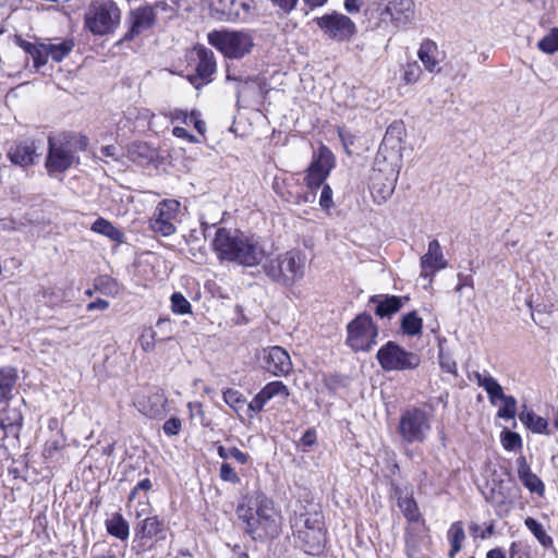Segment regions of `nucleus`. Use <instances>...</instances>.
Here are the masks:
<instances>
[{
	"mask_svg": "<svg viewBox=\"0 0 558 558\" xmlns=\"http://www.w3.org/2000/svg\"><path fill=\"white\" fill-rule=\"evenodd\" d=\"M193 51L196 56L195 72L187 74L186 78L196 89H199L214 81L217 60L214 52L204 45H195Z\"/></svg>",
	"mask_w": 558,
	"mask_h": 558,
	"instance_id": "nucleus-21",
	"label": "nucleus"
},
{
	"mask_svg": "<svg viewBox=\"0 0 558 558\" xmlns=\"http://www.w3.org/2000/svg\"><path fill=\"white\" fill-rule=\"evenodd\" d=\"M524 524L544 548L554 547L553 537L546 533L543 525L537 520L532 517H527L524 520Z\"/></svg>",
	"mask_w": 558,
	"mask_h": 558,
	"instance_id": "nucleus-44",
	"label": "nucleus"
},
{
	"mask_svg": "<svg viewBox=\"0 0 558 558\" xmlns=\"http://www.w3.org/2000/svg\"><path fill=\"white\" fill-rule=\"evenodd\" d=\"M45 169L50 178L63 174L80 165V153L89 145V138L82 132L62 131L48 136Z\"/></svg>",
	"mask_w": 558,
	"mask_h": 558,
	"instance_id": "nucleus-4",
	"label": "nucleus"
},
{
	"mask_svg": "<svg viewBox=\"0 0 558 558\" xmlns=\"http://www.w3.org/2000/svg\"><path fill=\"white\" fill-rule=\"evenodd\" d=\"M145 497L146 500H138L134 512V517L136 519H140L143 515H147L143 520H140L134 527V542L137 543V545L141 547H145L153 541L159 542L166 539L165 520L159 518L157 514L148 515L153 510V507L148 500V497Z\"/></svg>",
	"mask_w": 558,
	"mask_h": 558,
	"instance_id": "nucleus-11",
	"label": "nucleus"
},
{
	"mask_svg": "<svg viewBox=\"0 0 558 558\" xmlns=\"http://www.w3.org/2000/svg\"><path fill=\"white\" fill-rule=\"evenodd\" d=\"M19 380L17 369L12 366L0 368V404L9 403L14 397Z\"/></svg>",
	"mask_w": 558,
	"mask_h": 558,
	"instance_id": "nucleus-34",
	"label": "nucleus"
},
{
	"mask_svg": "<svg viewBox=\"0 0 558 558\" xmlns=\"http://www.w3.org/2000/svg\"><path fill=\"white\" fill-rule=\"evenodd\" d=\"M415 14L413 0H379L366 9L372 29L393 32L411 24Z\"/></svg>",
	"mask_w": 558,
	"mask_h": 558,
	"instance_id": "nucleus-5",
	"label": "nucleus"
},
{
	"mask_svg": "<svg viewBox=\"0 0 558 558\" xmlns=\"http://www.w3.org/2000/svg\"><path fill=\"white\" fill-rule=\"evenodd\" d=\"M392 492L397 499V505L405 520L409 523H422L424 519L422 518L413 493L410 492L409 494L403 495V490L398 485H392Z\"/></svg>",
	"mask_w": 558,
	"mask_h": 558,
	"instance_id": "nucleus-31",
	"label": "nucleus"
},
{
	"mask_svg": "<svg viewBox=\"0 0 558 558\" xmlns=\"http://www.w3.org/2000/svg\"><path fill=\"white\" fill-rule=\"evenodd\" d=\"M7 156L13 165L29 167L35 163L38 157L36 142L29 138L15 141L9 148Z\"/></svg>",
	"mask_w": 558,
	"mask_h": 558,
	"instance_id": "nucleus-28",
	"label": "nucleus"
},
{
	"mask_svg": "<svg viewBox=\"0 0 558 558\" xmlns=\"http://www.w3.org/2000/svg\"><path fill=\"white\" fill-rule=\"evenodd\" d=\"M264 272L276 283L292 287L304 276V256L299 251H288L269 259L264 265Z\"/></svg>",
	"mask_w": 558,
	"mask_h": 558,
	"instance_id": "nucleus-10",
	"label": "nucleus"
},
{
	"mask_svg": "<svg viewBox=\"0 0 558 558\" xmlns=\"http://www.w3.org/2000/svg\"><path fill=\"white\" fill-rule=\"evenodd\" d=\"M272 189L282 201L290 204L301 205L315 202V194L307 192L304 184L294 175L276 178Z\"/></svg>",
	"mask_w": 558,
	"mask_h": 558,
	"instance_id": "nucleus-22",
	"label": "nucleus"
},
{
	"mask_svg": "<svg viewBox=\"0 0 558 558\" xmlns=\"http://www.w3.org/2000/svg\"><path fill=\"white\" fill-rule=\"evenodd\" d=\"M440 367L444 372L452 375H458V366L457 363L450 359H441Z\"/></svg>",
	"mask_w": 558,
	"mask_h": 558,
	"instance_id": "nucleus-64",
	"label": "nucleus"
},
{
	"mask_svg": "<svg viewBox=\"0 0 558 558\" xmlns=\"http://www.w3.org/2000/svg\"><path fill=\"white\" fill-rule=\"evenodd\" d=\"M447 539L450 544L448 557L456 558V556L461 551L463 542L465 541V533L462 521H456L451 523L447 531Z\"/></svg>",
	"mask_w": 558,
	"mask_h": 558,
	"instance_id": "nucleus-37",
	"label": "nucleus"
},
{
	"mask_svg": "<svg viewBox=\"0 0 558 558\" xmlns=\"http://www.w3.org/2000/svg\"><path fill=\"white\" fill-rule=\"evenodd\" d=\"M332 194V189L329 184H324L322 186L319 206L323 210L329 211L333 207Z\"/></svg>",
	"mask_w": 558,
	"mask_h": 558,
	"instance_id": "nucleus-57",
	"label": "nucleus"
},
{
	"mask_svg": "<svg viewBox=\"0 0 558 558\" xmlns=\"http://www.w3.org/2000/svg\"><path fill=\"white\" fill-rule=\"evenodd\" d=\"M181 429L182 421L175 416L168 418L162 425V430L168 437L179 435Z\"/></svg>",
	"mask_w": 558,
	"mask_h": 558,
	"instance_id": "nucleus-56",
	"label": "nucleus"
},
{
	"mask_svg": "<svg viewBox=\"0 0 558 558\" xmlns=\"http://www.w3.org/2000/svg\"><path fill=\"white\" fill-rule=\"evenodd\" d=\"M47 47V58H51L53 62L60 63L70 53L73 51L75 47L74 38H64L60 43H49L46 44Z\"/></svg>",
	"mask_w": 558,
	"mask_h": 558,
	"instance_id": "nucleus-38",
	"label": "nucleus"
},
{
	"mask_svg": "<svg viewBox=\"0 0 558 558\" xmlns=\"http://www.w3.org/2000/svg\"><path fill=\"white\" fill-rule=\"evenodd\" d=\"M423 74L421 65L416 61L407 62L402 66L401 80L407 85L415 84Z\"/></svg>",
	"mask_w": 558,
	"mask_h": 558,
	"instance_id": "nucleus-49",
	"label": "nucleus"
},
{
	"mask_svg": "<svg viewBox=\"0 0 558 558\" xmlns=\"http://www.w3.org/2000/svg\"><path fill=\"white\" fill-rule=\"evenodd\" d=\"M235 514L243 533L254 542L275 539L281 532V510L275 500L260 489L241 496Z\"/></svg>",
	"mask_w": 558,
	"mask_h": 558,
	"instance_id": "nucleus-2",
	"label": "nucleus"
},
{
	"mask_svg": "<svg viewBox=\"0 0 558 558\" xmlns=\"http://www.w3.org/2000/svg\"><path fill=\"white\" fill-rule=\"evenodd\" d=\"M423 319L417 315L416 311L407 313L401 318V330L407 336H416L422 332Z\"/></svg>",
	"mask_w": 558,
	"mask_h": 558,
	"instance_id": "nucleus-45",
	"label": "nucleus"
},
{
	"mask_svg": "<svg viewBox=\"0 0 558 558\" xmlns=\"http://www.w3.org/2000/svg\"><path fill=\"white\" fill-rule=\"evenodd\" d=\"M186 407L190 421L197 420L203 427H210L211 420L206 415L204 404L201 401H190Z\"/></svg>",
	"mask_w": 558,
	"mask_h": 558,
	"instance_id": "nucleus-47",
	"label": "nucleus"
},
{
	"mask_svg": "<svg viewBox=\"0 0 558 558\" xmlns=\"http://www.w3.org/2000/svg\"><path fill=\"white\" fill-rule=\"evenodd\" d=\"M214 447L217 450L218 457L222 460L219 468V478L223 483L231 485H239L241 483L240 472L235 470L230 460H233L238 465L252 464L253 459L248 452L242 451L236 446L226 447L220 441H215Z\"/></svg>",
	"mask_w": 558,
	"mask_h": 558,
	"instance_id": "nucleus-16",
	"label": "nucleus"
},
{
	"mask_svg": "<svg viewBox=\"0 0 558 558\" xmlns=\"http://www.w3.org/2000/svg\"><path fill=\"white\" fill-rule=\"evenodd\" d=\"M277 396H281L284 399H288L290 396L288 386L280 380L266 384L248 403L246 402L244 395L236 389L227 388L222 391L223 401L235 413L239 414L246 405L250 417L262 412L266 403Z\"/></svg>",
	"mask_w": 558,
	"mask_h": 558,
	"instance_id": "nucleus-7",
	"label": "nucleus"
},
{
	"mask_svg": "<svg viewBox=\"0 0 558 558\" xmlns=\"http://www.w3.org/2000/svg\"><path fill=\"white\" fill-rule=\"evenodd\" d=\"M154 488V484L150 481L149 477H145L141 480L130 492L128 496V506L131 505L136 498H138V495L141 492H143L145 495H147L149 492H151Z\"/></svg>",
	"mask_w": 558,
	"mask_h": 558,
	"instance_id": "nucleus-54",
	"label": "nucleus"
},
{
	"mask_svg": "<svg viewBox=\"0 0 558 558\" xmlns=\"http://www.w3.org/2000/svg\"><path fill=\"white\" fill-rule=\"evenodd\" d=\"M417 58L427 72L433 74L441 72L440 63L445 58V52L439 50L435 40L430 38L423 39L417 50Z\"/></svg>",
	"mask_w": 558,
	"mask_h": 558,
	"instance_id": "nucleus-29",
	"label": "nucleus"
},
{
	"mask_svg": "<svg viewBox=\"0 0 558 558\" xmlns=\"http://www.w3.org/2000/svg\"><path fill=\"white\" fill-rule=\"evenodd\" d=\"M90 230L95 233L102 234L114 242H122L123 239V232L102 217L97 218L92 223Z\"/></svg>",
	"mask_w": 558,
	"mask_h": 558,
	"instance_id": "nucleus-43",
	"label": "nucleus"
},
{
	"mask_svg": "<svg viewBox=\"0 0 558 558\" xmlns=\"http://www.w3.org/2000/svg\"><path fill=\"white\" fill-rule=\"evenodd\" d=\"M434 408L428 403L410 405L399 416L397 434L407 445L423 444L432 429Z\"/></svg>",
	"mask_w": 558,
	"mask_h": 558,
	"instance_id": "nucleus-6",
	"label": "nucleus"
},
{
	"mask_svg": "<svg viewBox=\"0 0 558 558\" xmlns=\"http://www.w3.org/2000/svg\"><path fill=\"white\" fill-rule=\"evenodd\" d=\"M109 302L107 300L98 298L97 300L89 302L86 306L87 312L93 311H106L109 308Z\"/></svg>",
	"mask_w": 558,
	"mask_h": 558,
	"instance_id": "nucleus-63",
	"label": "nucleus"
},
{
	"mask_svg": "<svg viewBox=\"0 0 558 558\" xmlns=\"http://www.w3.org/2000/svg\"><path fill=\"white\" fill-rule=\"evenodd\" d=\"M172 135L177 138H181L186 141L187 143L196 144L199 143V140L191 134L183 126H174L172 129Z\"/></svg>",
	"mask_w": 558,
	"mask_h": 558,
	"instance_id": "nucleus-58",
	"label": "nucleus"
},
{
	"mask_svg": "<svg viewBox=\"0 0 558 558\" xmlns=\"http://www.w3.org/2000/svg\"><path fill=\"white\" fill-rule=\"evenodd\" d=\"M368 303H375V315L379 318H390L397 314L403 306L402 298L389 294H375L368 300Z\"/></svg>",
	"mask_w": 558,
	"mask_h": 558,
	"instance_id": "nucleus-33",
	"label": "nucleus"
},
{
	"mask_svg": "<svg viewBox=\"0 0 558 558\" xmlns=\"http://www.w3.org/2000/svg\"><path fill=\"white\" fill-rule=\"evenodd\" d=\"M475 379L480 387L484 388L488 395L492 404H496L497 400L502 401V405L498 409L497 416L506 420H512L517 413V400L512 396L504 393L499 383L490 376V374L475 373Z\"/></svg>",
	"mask_w": 558,
	"mask_h": 558,
	"instance_id": "nucleus-19",
	"label": "nucleus"
},
{
	"mask_svg": "<svg viewBox=\"0 0 558 558\" xmlns=\"http://www.w3.org/2000/svg\"><path fill=\"white\" fill-rule=\"evenodd\" d=\"M167 326L169 330L163 335H158V332L153 327H146L142 330L138 342L144 352H151L155 350L157 341H167L172 338V328H171V319L169 317L162 318L160 317L157 323V328H162Z\"/></svg>",
	"mask_w": 558,
	"mask_h": 558,
	"instance_id": "nucleus-30",
	"label": "nucleus"
},
{
	"mask_svg": "<svg viewBox=\"0 0 558 558\" xmlns=\"http://www.w3.org/2000/svg\"><path fill=\"white\" fill-rule=\"evenodd\" d=\"M333 167L335 156L332 151L328 147L322 146L314 154L311 163L305 170L304 186L306 191L313 192L316 195L317 190L325 184Z\"/></svg>",
	"mask_w": 558,
	"mask_h": 558,
	"instance_id": "nucleus-17",
	"label": "nucleus"
},
{
	"mask_svg": "<svg viewBox=\"0 0 558 558\" xmlns=\"http://www.w3.org/2000/svg\"><path fill=\"white\" fill-rule=\"evenodd\" d=\"M208 44L226 59L240 60L254 48V37L246 29H213L207 34Z\"/></svg>",
	"mask_w": 558,
	"mask_h": 558,
	"instance_id": "nucleus-8",
	"label": "nucleus"
},
{
	"mask_svg": "<svg viewBox=\"0 0 558 558\" xmlns=\"http://www.w3.org/2000/svg\"><path fill=\"white\" fill-rule=\"evenodd\" d=\"M378 326L371 314H357L347 325L345 344L354 352H368L376 344Z\"/></svg>",
	"mask_w": 558,
	"mask_h": 558,
	"instance_id": "nucleus-12",
	"label": "nucleus"
},
{
	"mask_svg": "<svg viewBox=\"0 0 558 558\" xmlns=\"http://www.w3.org/2000/svg\"><path fill=\"white\" fill-rule=\"evenodd\" d=\"M150 5L154 7V12H158L159 11H162V12H166V13H169V17H173L177 15V12L178 10L170 5L167 0H158L154 3H150Z\"/></svg>",
	"mask_w": 558,
	"mask_h": 558,
	"instance_id": "nucleus-61",
	"label": "nucleus"
},
{
	"mask_svg": "<svg viewBox=\"0 0 558 558\" xmlns=\"http://www.w3.org/2000/svg\"><path fill=\"white\" fill-rule=\"evenodd\" d=\"M234 0H208L210 15L215 19H228L232 14Z\"/></svg>",
	"mask_w": 558,
	"mask_h": 558,
	"instance_id": "nucleus-46",
	"label": "nucleus"
},
{
	"mask_svg": "<svg viewBox=\"0 0 558 558\" xmlns=\"http://www.w3.org/2000/svg\"><path fill=\"white\" fill-rule=\"evenodd\" d=\"M168 403L162 391H154L137 401V409L148 418L161 420L168 413Z\"/></svg>",
	"mask_w": 558,
	"mask_h": 558,
	"instance_id": "nucleus-27",
	"label": "nucleus"
},
{
	"mask_svg": "<svg viewBox=\"0 0 558 558\" xmlns=\"http://www.w3.org/2000/svg\"><path fill=\"white\" fill-rule=\"evenodd\" d=\"M171 311L178 315H186L192 313V305L189 300L181 293L174 292L171 298Z\"/></svg>",
	"mask_w": 558,
	"mask_h": 558,
	"instance_id": "nucleus-51",
	"label": "nucleus"
},
{
	"mask_svg": "<svg viewBox=\"0 0 558 558\" xmlns=\"http://www.w3.org/2000/svg\"><path fill=\"white\" fill-rule=\"evenodd\" d=\"M2 412L4 414L2 420L4 421L5 425V434L13 435L14 437L19 438L24 421L22 411L17 408H4Z\"/></svg>",
	"mask_w": 558,
	"mask_h": 558,
	"instance_id": "nucleus-41",
	"label": "nucleus"
},
{
	"mask_svg": "<svg viewBox=\"0 0 558 558\" xmlns=\"http://www.w3.org/2000/svg\"><path fill=\"white\" fill-rule=\"evenodd\" d=\"M537 48L548 54L558 51V27H553L538 43Z\"/></svg>",
	"mask_w": 558,
	"mask_h": 558,
	"instance_id": "nucleus-48",
	"label": "nucleus"
},
{
	"mask_svg": "<svg viewBox=\"0 0 558 558\" xmlns=\"http://www.w3.org/2000/svg\"><path fill=\"white\" fill-rule=\"evenodd\" d=\"M121 23V10L113 0H94L84 14V27L95 36L113 34Z\"/></svg>",
	"mask_w": 558,
	"mask_h": 558,
	"instance_id": "nucleus-9",
	"label": "nucleus"
},
{
	"mask_svg": "<svg viewBox=\"0 0 558 558\" xmlns=\"http://www.w3.org/2000/svg\"><path fill=\"white\" fill-rule=\"evenodd\" d=\"M262 367L272 376L284 377L292 372L293 364L286 349L274 345L263 350Z\"/></svg>",
	"mask_w": 558,
	"mask_h": 558,
	"instance_id": "nucleus-23",
	"label": "nucleus"
},
{
	"mask_svg": "<svg viewBox=\"0 0 558 558\" xmlns=\"http://www.w3.org/2000/svg\"><path fill=\"white\" fill-rule=\"evenodd\" d=\"M66 447V438L63 434L58 435L57 437L49 438L44 444L43 448V458L45 461H57L62 456V451Z\"/></svg>",
	"mask_w": 558,
	"mask_h": 558,
	"instance_id": "nucleus-39",
	"label": "nucleus"
},
{
	"mask_svg": "<svg viewBox=\"0 0 558 558\" xmlns=\"http://www.w3.org/2000/svg\"><path fill=\"white\" fill-rule=\"evenodd\" d=\"M165 117L170 121L171 124L175 122H180L186 125L192 123L194 129L201 135H204L206 132L205 122L201 119V113L197 110H192L189 112L187 110L177 108L166 113Z\"/></svg>",
	"mask_w": 558,
	"mask_h": 558,
	"instance_id": "nucleus-35",
	"label": "nucleus"
},
{
	"mask_svg": "<svg viewBox=\"0 0 558 558\" xmlns=\"http://www.w3.org/2000/svg\"><path fill=\"white\" fill-rule=\"evenodd\" d=\"M94 290L107 296L114 298L121 292V284L109 275H99L93 280Z\"/></svg>",
	"mask_w": 558,
	"mask_h": 558,
	"instance_id": "nucleus-40",
	"label": "nucleus"
},
{
	"mask_svg": "<svg viewBox=\"0 0 558 558\" xmlns=\"http://www.w3.org/2000/svg\"><path fill=\"white\" fill-rule=\"evenodd\" d=\"M106 531L109 535L124 542L130 536V525L122 513L114 512L105 521Z\"/></svg>",
	"mask_w": 558,
	"mask_h": 558,
	"instance_id": "nucleus-36",
	"label": "nucleus"
},
{
	"mask_svg": "<svg viewBox=\"0 0 558 558\" xmlns=\"http://www.w3.org/2000/svg\"><path fill=\"white\" fill-rule=\"evenodd\" d=\"M313 22L327 39L337 43H349L357 33L356 25L351 17L338 11L316 16Z\"/></svg>",
	"mask_w": 558,
	"mask_h": 558,
	"instance_id": "nucleus-14",
	"label": "nucleus"
},
{
	"mask_svg": "<svg viewBox=\"0 0 558 558\" xmlns=\"http://www.w3.org/2000/svg\"><path fill=\"white\" fill-rule=\"evenodd\" d=\"M293 547L311 557L325 556L329 544V526L320 504L313 499L299 501L289 514Z\"/></svg>",
	"mask_w": 558,
	"mask_h": 558,
	"instance_id": "nucleus-1",
	"label": "nucleus"
},
{
	"mask_svg": "<svg viewBox=\"0 0 558 558\" xmlns=\"http://www.w3.org/2000/svg\"><path fill=\"white\" fill-rule=\"evenodd\" d=\"M423 532L415 527H407L404 533V548L407 558H430L428 551L432 546V537L426 521H422Z\"/></svg>",
	"mask_w": 558,
	"mask_h": 558,
	"instance_id": "nucleus-24",
	"label": "nucleus"
},
{
	"mask_svg": "<svg viewBox=\"0 0 558 558\" xmlns=\"http://www.w3.org/2000/svg\"><path fill=\"white\" fill-rule=\"evenodd\" d=\"M13 41L32 58L35 70L38 71L48 63L47 47L45 43H32L24 39L21 35H14Z\"/></svg>",
	"mask_w": 558,
	"mask_h": 558,
	"instance_id": "nucleus-32",
	"label": "nucleus"
},
{
	"mask_svg": "<svg viewBox=\"0 0 558 558\" xmlns=\"http://www.w3.org/2000/svg\"><path fill=\"white\" fill-rule=\"evenodd\" d=\"M519 418L533 433L541 435H550L547 418L538 416L532 411L522 412Z\"/></svg>",
	"mask_w": 558,
	"mask_h": 558,
	"instance_id": "nucleus-42",
	"label": "nucleus"
},
{
	"mask_svg": "<svg viewBox=\"0 0 558 558\" xmlns=\"http://www.w3.org/2000/svg\"><path fill=\"white\" fill-rule=\"evenodd\" d=\"M469 530L473 537H481V538H486V537L490 536L494 532L493 524L487 526L485 530H481V526L478 524L472 523V524H470Z\"/></svg>",
	"mask_w": 558,
	"mask_h": 558,
	"instance_id": "nucleus-60",
	"label": "nucleus"
},
{
	"mask_svg": "<svg viewBox=\"0 0 558 558\" xmlns=\"http://www.w3.org/2000/svg\"><path fill=\"white\" fill-rule=\"evenodd\" d=\"M485 499L495 506H502L507 502L508 496L502 490V481L495 483L485 494Z\"/></svg>",
	"mask_w": 558,
	"mask_h": 558,
	"instance_id": "nucleus-52",
	"label": "nucleus"
},
{
	"mask_svg": "<svg viewBox=\"0 0 558 558\" xmlns=\"http://www.w3.org/2000/svg\"><path fill=\"white\" fill-rule=\"evenodd\" d=\"M500 441L506 451H520L523 447L520 434L508 429L501 432Z\"/></svg>",
	"mask_w": 558,
	"mask_h": 558,
	"instance_id": "nucleus-50",
	"label": "nucleus"
},
{
	"mask_svg": "<svg viewBox=\"0 0 558 558\" xmlns=\"http://www.w3.org/2000/svg\"><path fill=\"white\" fill-rule=\"evenodd\" d=\"M181 203L178 199L166 198L158 203L153 216L149 218V229L162 236L175 233V220L180 213Z\"/></svg>",
	"mask_w": 558,
	"mask_h": 558,
	"instance_id": "nucleus-18",
	"label": "nucleus"
},
{
	"mask_svg": "<svg viewBox=\"0 0 558 558\" xmlns=\"http://www.w3.org/2000/svg\"><path fill=\"white\" fill-rule=\"evenodd\" d=\"M128 31L124 33L119 43L132 41L143 33L150 31L157 23V13L154 7L145 2L130 10L126 21Z\"/></svg>",
	"mask_w": 558,
	"mask_h": 558,
	"instance_id": "nucleus-20",
	"label": "nucleus"
},
{
	"mask_svg": "<svg viewBox=\"0 0 558 558\" xmlns=\"http://www.w3.org/2000/svg\"><path fill=\"white\" fill-rule=\"evenodd\" d=\"M509 558H535L532 554L531 546L522 541H514L510 544Z\"/></svg>",
	"mask_w": 558,
	"mask_h": 558,
	"instance_id": "nucleus-53",
	"label": "nucleus"
},
{
	"mask_svg": "<svg viewBox=\"0 0 558 558\" xmlns=\"http://www.w3.org/2000/svg\"><path fill=\"white\" fill-rule=\"evenodd\" d=\"M448 266L441 245L438 240L434 239L428 243L427 252L420 259V276L424 279L433 281L435 275Z\"/></svg>",
	"mask_w": 558,
	"mask_h": 558,
	"instance_id": "nucleus-25",
	"label": "nucleus"
},
{
	"mask_svg": "<svg viewBox=\"0 0 558 558\" xmlns=\"http://www.w3.org/2000/svg\"><path fill=\"white\" fill-rule=\"evenodd\" d=\"M317 441V434L314 428H308L302 435L300 442L303 447H312Z\"/></svg>",
	"mask_w": 558,
	"mask_h": 558,
	"instance_id": "nucleus-62",
	"label": "nucleus"
},
{
	"mask_svg": "<svg viewBox=\"0 0 558 558\" xmlns=\"http://www.w3.org/2000/svg\"><path fill=\"white\" fill-rule=\"evenodd\" d=\"M517 475L520 483L531 495H535L538 498L545 496L546 486L543 480L532 471V468L525 456L521 454L515 460Z\"/></svg>",
	"mask_w": 558,
	"mask_h": 558,
	"instance_id": "nucleus-26",
	"label": "nucleus"
},
{
	"mask_svg": "<svg viewBox=\"0 0 558 558\" xmlns=\"http://www.w3.org/2000/svg\"><path fill=\"white\" fill-rule=\"evenodd\" d=\"M270 2L284 14H289L296 8L299 0H270Z\"/></svg>",
	"mask_w": 558,
	"mask_h": 558,
	"instance_id": "nucleus-59",
	"label": "nucleus"
},
{
	"mask_svg": "<svg viewBox=\"0 0 558 558\" xmlns=\"http://www.w3.org/2000/svg\"><path fill=\"white\" fill-rule=\"evenodd\" d=\"M376 359L386 372L412 371L421 364L418 354L407 351L395 341H388L381 345L376 353Z\"/></svg>",
	"mask_w": 558,
	"mask_h": 558,
	"instance_id": "nucleus-15",
	"label": "nucleus"
},
{
	"mask_svg": "<svg viewBox=\"0 0 558 558\" xmlns=\"http://www.w3.org/2000/svg\"><path fill=\"white\" fill-rule=\"evenodd\" d=\"M39 293L49 306H57L62 302L63 295L54 287H43Z\"/></svg>",
	"mask_w": 558,
	"mask_h": 558,
	"instance_id": "nucleus-55",
	"label": "nucleus"
},
{
	"mask_svg": "<svg viewBox=\"0 0 558 558\" xmlns=\"http://www.w3.org/2000/svg\"><path fill=\"white\" fill-rule=\"evenodd\" d=\"M219 262L254 267L262 263L265 251L254 234L240 229L219 227L211 241Z\"/></svg>",
	"mask_w": 558,
	"mask_h": 558,
	"instance_id": "nucleus-3",
	"label": "nucleus"
},
{
	"mask_svg": "<svg viewBox=\"0 0 558 558\" xmlns=\"http://www.w3.org/2000/svg\"><path fill=\"white\" fill-rule=\"evenodd\" d=\"M398 180V170L388 163L385 157L376 156L368 178V187L374 202L383 203L393 193Z\"/></svg>",
	"mask_w": 558,
	"mask_h": 558,
	"instance_id": "nucleus-13",
	"label": "nucleus"
}]
</instances>
